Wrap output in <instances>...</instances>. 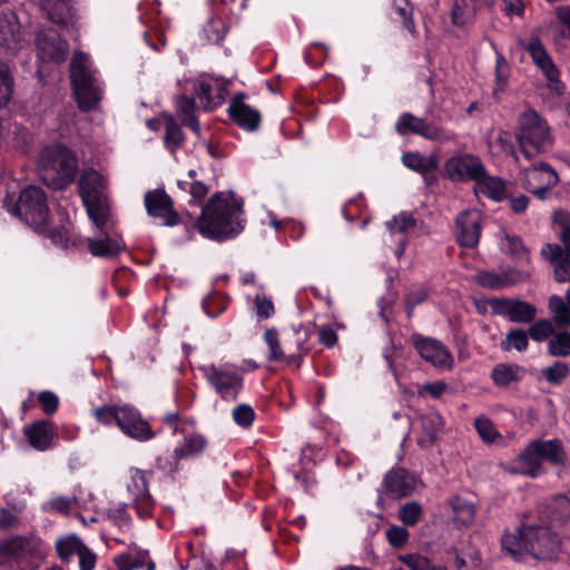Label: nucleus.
<instances>
[{"label":"nucleus","instance_id":"f257e3e1","mask_svg":"<svg viewBox=\"0 0 570 570\" xmlns=\"http://www.w3.org/2000/svg\"><path fill=\"white\" fill-rule=\"evenodd\" d=\"M243 203L232 191L212 196L197 220L198 232L213 240H225L244 229Z\"/></svg>","mask_w":570,"mask_h":570},{"label":"nucleus","instance_id":"ddd939ff","mask_svg":"<svg viewBox=\"0 0 570 570\" xmlns=\"http://www.w3.org/2000/svg\"><path fill=\"white\" fill-rule=\"evenodd\" d=\"M28 39L26 32L18 20L13 10H3L0 12V46L8 53L16 55L27 47Z\"/></svg>","mask_w":570,"mask_h":570},{"label":"nucleus","instance_id":"864d4df0","mask_svg":"<svg viewBox=\"0 0 570 570\" xmlns=\"http://www.w3.org/2000/svg\"><path fill=\"white\" fill-rule=\"evenodd\" d=\"M549 308L558 324L567 325L570 323V308L563 302L562 297L557 295L551 296L549 298Z\"/></svg>","mask_w":570,"mask_h":570},{"label":"nucleus","instance_id":"5fc2aeb1","mask_svg":"<svg viewBox=\"0 0 570 570\" xmlns=\"http://www.w3.org/2000/svg\"><path fill=\"white\" fill-rule=\"evenodd\" d=\"M385 538L394 549H402L409 542L410 532L401 525H391L385 531Z\"/></svg>","mask_w":570,"mask_h":570},{"label":"nucleus","instance_id":"f704fd0d","mask_svg":"<svg viewBox=\"0 0 570 570\" xmlns=\"http://www.w3.org/2000/svg\"><path fill=\"white\" fill-rule=\"evenodd\" d=\"M476 0H454L451 19L456 27L470 23L475 16Z\"/></svg>","mask_w":570,"mask_h":570},{"label":"nucleus","instance_id":"a18cd8bd","mask_svg":"<svg viewBox=\"0 0 570 570\" xmlns=\"http://www.w3.org/2000/svg\"><path fill=\"white\" fill-rule=\"evenodd\" d=\"M177 185L189 194L190 203L202 200L209 193V186L203 180L179 179Z\"/></svg>","mask_w":570,"mask_h":570},{"label":"nucleus","instance_id":"39448f33","mask_svg":"<svg viewBox=\"0 0 570 570\" xmlns=\"http://www.w3.org/2000/svg\"><path fill=\"white\" fill-rule=\"evenodd\" d=\"M107 177L98 170L88 169L81 175L79 190L87 214L98 229H108L111 226V216L107 203Z\"/></svg>","mask_w":570,"mask_h":570},{"label":"nucleus","instance_id":"1a4fd4ad","mask_svg":"<svg viewBox=\"0 0 570 570\" xmlns=\"http://www.w3.org/2000/svg\"><path fill=\"white\" fill-rule=\"evenodd\" d=\"M563 460L564 453L559 441H533L519 454L515 461L517 468L511 472L534 478L540 474L543 461L558 464Z\"/></svg>","mask_w":570,"mask_h":570},{"label":"nucleus","instance_id":"6ab92c4d","mask_svg":"<svg viewBox=\"0 0 570 570\" xmlns=\"http://www.w3.org/2000/svg\"><path fill=\"white\" fill-rule=\"evenodd\" d=\"M482 214L478 209H468L456 218V238L461 246L475 247L481 235Z\"/></svg>","mask_w":570,"mask_h":570},{"label":"nucleus","instance_id":"9b49d317","mask_svg":"<svg viewBox=\"0 0 570 570\" xmlns=\"http://www.w3.org/2000/svg\"><path fill=\"white\" fill-rule=\"evenodd\" d=\"M36 47L38 50V58L41 63L38 69L39 77H41L43 72V65H58L65 61L69 50L67 41L52 28H41L38 30L36 36Z\"/></svg>","mask_w":570,"mask_h":570},{"label":"nucleus","instance_id":"a878e982","mask_svg":"<svg viewBox=\"0 0 570 570\" xmlns=\"http://www.w3.org/2000/svg\"><path fill=\"white\" fill-rule=\"evenodd\" d=\"M228 112L230 118L240 127L247 130H255L259 125V114L254 108L246 105L242 98H235Z\"/></svg>","mask_w":570,"mask_h":570},{"label":"nucleus","instance_id":"4d7b16f0","mask_svg":"<svg viewBox=\"0 0 570 570\" xmlns=\"http://www.w3.org/2000/svg\"><path fill=\"white\" fill-rule=\"evenodd\" d=\"M422 118L412 114L404 112L400 116L395 124V130L400 135L416 134V129L421 125Z\"/></svg>","mask_w":570,"mask_h":570},{"label":"nucleus","instance_id":"4be33fe9","mask_svg":"<svg viewBox=\"0 0 570 570\" xmlns=\"http://www.w3.org/2000/svg\"><path fill=\"white\" fill-rule=\"evenodd\" d=\"M383 485L391 498L399 499L411 495L417 489L419 481L414 474L397 468L386 473Z\"/></svg>","mask_w":570,"mask_h":570},{"label":"nucleus","instance_id":"473e14b6","mask_svg":"<svg viewBox=\"0 0 570 570\" xmlns=\"http://www.w3.org/2000/svg\"><path fill=\"white\" fill-rule=\"evenodd\" d=\"M403 165L419 174H428L438 167V158L434 155L428 157L420 153H405L402 156Z\"/></svg>","mask_w":570,"mask_h":570},{"label":"nucleus","instance_id":"49530a36","mask_svg":"<svg viewBox=\"0 0 570 570\" xmlns=\"http://www.w3.org/2000/svg\"><path fill=\"white\" fill-rule=\"evenodd\" d=\"M391 234H407L415 227V219L409 213H400L386 223Z\"/></svg>","mask_w":570,"mask_h":570},{"label":"nucleus","instance_id":"0eeeda50","mask_svg":"<svg viewBox=\"0 0 570 570\" xmlns=\"http://www.w3.org/2000/svg\"><path fill=\"white\" fill-rule=\"evenodd\" d=\"M38 161L43 180L53 188H62L70 184L78 169L75 154L62 145L45 147Z\"/></svg>","mask_w":570,"mask_h":570},{"label":"nucleus","instance_id":"a19ab883","mask_svg":"<svg viewBox=\"0 0 570 570\" xmlns=\"http://www.w3.org/2000/svg\"><path fill=\"white\" fill-rule=\"evenodd\" d=\"M83 547L80 539L75 534L60 538L56 542L58 556L63 560H68L73 554H78Z\"/></svg>","mask_w":570,"mask_h":570},{"label":"nucleus","instance_id":"69168bd1","mask_svg":"<svg viewBox=\"0 0 570 570\" xmlns=\"http://www.w3.org/2000/svg\"><path fill=\"white\" fill-rule=\"evenodd\" d=\"M75 504V498L71 497H56L43 503L42 509L52 512H67Z\"/></svg>","mask_w":570,"mask_h":570},{"label":"nucleus","instance_id":"7c9ffc66","mask_svg":"<svg viewBox=\"0 0 570 570\" xmlns=\"http://www.w3.org/2000/svg\"><path fill=\"white\" fill-rule=\"evenodd\" d=\"M207 446L206 439L200 434H191L187 436L180 445L174 450L176 460H186L195 458L204 452Z\"/></svg>","mask_w":570,"mask_h":570},{"label":"nucleus","instance_id":"393cba45","mask_svg":"<svg viewBox=\"0 0 570 570\" xmlns=\"http://www.w3.org/2000/svg\"><path fill=\"white\" fill-rule=\"evenodd\" d=\"M87 244L89 252L98 257H114L125 248L119 235L106 232L89 237Z\"/></svg>","mask_w":570,"mask_h":570},{"label":"nucleus","instance_id":"20e7f679","mask_svg":"<svg viewBox=\"0 0 570 570\" xmlns=\"http://www.w3.org/2000/svg\"><path fill=\"white\" fill-rule=\"evenodd\" d=\"M46 556V546L33 534L14 535L0 541L2 570H36Z\"/></svg>","mask_w":570,"mask_h":570},{"label":"nucleus","instance_id":"c756f323","mask_svg":"<svg viewBox=\"0 0 570 570\" xmlns=\"http://www.w3.org/2000/svg\"><path fill=\"white\" fill-rule=\"evenodd\" d=\"M523 376L524 370L513 363L497 364L491 372V377L498 386H508L511 383L519 382Z\"/></svg>","mask_w":570,"mask_h":570},{"label":"nucleus","instance_id":"37998d69","mask_svg":"<svg viewBox=\"0 0 570 570\" xmlns=\"http://www.w3.org/2000/svg\"><path fill=\"white\" fill-rule=\"evenodd\" d=\"M529 334L522 330L510 331L505 338L501 342V348L503 351L515 350L523 352L528 348Z\"/></svg>","mask_w":570,"mask_h":570},{"label":"nucleus","instance_id":"f8f14e48","mask_svg":"<svg viewBox=\"0 0 570 570\" xmlns=\"http://www.w3.org/2000/svg\"><path fill=\"white\" fill-rule=\"evenodd\" d=\"M117 426L126 436L138 442L149 441L157 434L139 410L130 404L119 406Z\"/></svg>","mask_w":570,"mask_h":570},{"label":"nucleus","instance_id":"e2e57ef3","mask_svg":"<svg viewBox=\"0 0 570 570\" xmlns=\"http://www.w3.org/2000/svg\"><path fill=\"white\" fill-rule=\"evenodd\" d=\"M552 333L553 325L548 320L538 321L529 328V336L537 342L548 340Z\"/></svg>","mask_w":570,"mask_h":570},{"label":"nucleus","instance_id":"4c0bfd02","mask_svg":"<svg viewBox=\"0 0 570 570\" xmlns=\"http://www.w3.org/2000/svg\"><path fill=\"white\" fill-rule=\"evenodd\" d=\"M474 426L483 442L488 444H505L503 436L488 417L481 416L475 419Z\"/></svg>","mask_w":570,"mask_h":570},{"label":"nucleus","instance_id":"2eb2a0df","mask_svg":"<svg viewBox=\"0 0 570 570\" xmlns=\"http://www.w3.org/2000/svg\"><path fill=\"white\" fill-rule=\"evenodd\" d=\"M484 168L480 158L471 154L453 156L444 165L446 176L453 181L475 183L484 174Z\"/></svg>","mask_w":570,"mask_h":570},{"label":"nucleus","instance_id":"f3484780","mask_svg":"<svg viewBox=\"0 0 570 570\" xmlns=\"http://www.w3.org/2000/svg\"><path fill=\"white\" fill-rule=\"evenodd\" d=\"M144 203L147 214L161 219L163 224L174 226L178 223V215L174 210L173 200L164 189L157 188L147 191Z\"/></svg>","mask_w":570,"mask_h":570},{"label":"nucleus","instance_id":"6e6d98bb","mask_svg":"<svg viewBox=\"0 0 570 570\" xmlns=\"http://www.w3.org/2000/svg\"><path fill=\"white\" fill-rule=\"evenodd\" d=\"M264 341L268 346V360L281 361L284 357V351L281 347L278 333L274 328H268L264 333Z\"/></svg>","mask_w":570,"mask_h":570},{"label":"nucleus","instance_id":"5701e85b","mask_svg":"<svg viewBox=\"0 0 570 570\" xmlns=\"http://www.w3.org/2000/svg\"><path fill=\"white\" fill-rule=\"evenodd\" d=\"M553 222L561 227V237L564 244V252L558 245L547 244L542 249V256L551 263H557L563 257L570 258V213L567 210H556Z\"/></svg>","mask_w":570,"mask_h":570},{"label":"nucleus","instance_id":"8fccbe9b","mask_svg":"<svg viewBox=\"0 0 570 570\" xmlns=\"http://www.w3.org/2000/svg\"><path fill=\"white\" fill-rule=\"evenodd\" d=\"M13 92V77L9 67L0 62V106L9 102Z\"/></svg>","mask_w":570,"mask_h":570},{"label":"nucleus","instance_id":"423d86ee","mask_svg":"<svg viewBox=\"0 0 570 570\" xmlns=\"http://www.w3.org/2000/svg\"><path fill=\"white\" fill-rule=\"evenodd\" d=\"M515 137L527 159L548 151L552 146V136L547 121L532 109L520 114Z\"/></svg>","mask_w":570,"mask_h":570},{"label":"nucleus","instance_id":"bb28decb","mask_svg":"<svg viewBox=\"0 0 570 570\" xmlns=\"http://www.w3.org/2000/svg\"><path fill=\"white\" fill-rule=\"evenodd\" d=\"M30 445L38 451L51 448L55 439L52 426L46 421H39L24 429Z\"/></svg>","mask_w":570,"mask_h":570},{"label":"nucleus","instance_id":"3c124183","mask_svg":"<svg viewBox=\"0 0 570 570\" xmlns=\"http://www.w3.org/2000/svg\"><path fill=\"white\" fill-rule=\"evenodd\" d=\"M178 110L183 117V121L195 132L199 131V124L194 117L195 102L188 97H180L177 101Z\"/></svg>","mask_w":570,"mask_h":570},{"label":"nucleus","instance_id":"f03ea898","mask_svg":"<svg viewBox=\"0 0 570 570\" xmlns=\"http://www.w3.org/2000/svg\"><path fill=\"white\" fill-rule=\"evenodd\" d=\"M501 543L503 550L517 561L527 554L538 560H551L561 550L558 534L539 524H523L513 533L507 532Z\"/></svg>","mask_w":570,"mask_h":570},{"label":"nucleus","instance_id":"c9c22d12","mask_svg":"<svg viewBox=\"0 0 570 570\" xmlns=\"http://www.w3.org/2000/svg\"><path fill=\"white\" fill-rule=\"evenodd\" d=\"M415 135L422 136L425 139L441 144L452 141L456 138V135L454 132L448 131L433 122H428L423 118L421 120V125L416 129Z\"/></svg>","mask_w":570,"mask_h":570},{"label":"nucleus","instance_id":"2f4dec72","mask_svg":"<svg viewBox=\"0 0 570 570\" xmlns=\"http://www.w3.org/2000/svg\"><path fill=\"white\" fill-rule=\"evenodd\" d=\"M546 518L553 522H564L570 519V500L566 495L551 498L543 511Z\"/></svg>","mask_w":570,"mask_h":570},{"label":"nucleus","instance_id":"7ed1b4c3","mask_svg":"<svg viewBox=\"0 0 570 570\" xmlns=\"http://www.w3.org/2000/svg\"><path fill=\"white\" fill-rule=\"evenodd\" d=\"M11 213L19 216L35 232L47 235L55 244L62 247L69 246L68 226L49 227L50 214L47 196L40 187L29 186L22 189Z\"/></svg>","mask_w":570,"mask_h":570},{"label":"nucleus","instance_id":"dca6fc26","mask_svg":"<svg viewBox=\"0 0 570 570\" xmlns=\"http://www.w3.org/2000/svg\"><path fill=\"white\" fill-rule=\"evenodd\" d=\"M127 490L132 498V504L139 518L145 519L151 514L155 502L149 494L146 473L132 470L127 483Z\"/></svg>","mask_w":570,"mask_h":570},{"label":"nucleus","instance_id":"79ce46f5","mask_svg":"<svg viewBox=\"0 0 570 570\" xmlns=\"http://www.w3.org/2000/svg\"><path fill=\"white\" fill-rule=\"evenodd\" d=\"M570 374L567 363L556 362L551 366L541 370V377L552 385L561 384Z\"/></svg>","mask_w":570,"mask_h":570},{"label":"nucleus","instance_id":"6e6552de","mask_svg":"<svg viewBox=\"0 0 570 570\" xmlns=\"http://www.w3.org/2000/svg\"><path fill=\"white\" fill-rule=\"evenodd\" d=\"M70 72L79 107L83 110L94 109L101 99L102 90L88 55L82 51L75 52Z\"/></svg>","mask_w":570,"mask_h":570},{"label":"nucleus","instance_id":"09e8293b","mask_svg":"<svg viewBox=\"0 0 570 570\" xmlns=\"http://www.w3.org/2000/svg\"><path fill=\"white\" fill-rule=\"evenodd\" d=\"M422 514V505L416 501H411L400 508L399 519L403 524L412 527L420 521Z\"/></svg>","mask_w":570,"mask_h":570},{"label":"nucleus","instance_id":"13d9d810","mask_svg":"<svg viewBox=\"0 0 570 570\" xmlns=\"http://www.w3.org/2000/svg\"><path fill=\"white\" fill-rule=\"evenodd\" d=\"M120 405H104L96 407L92 411V415L96 420L104 425H111L112 423L118 422V413Z\"/></svg>","mask_w":570,"mask_h":570},{"label":"nucleus","instance_id":"c85d7f7f","mask_svg":"<svg viewBox=\"0 0 570 570\" xmlns=\"http://www.w3.org/2000/svg\"><path fill=\"white\" fill-rule=\"evenodd\" d=\"M475 193L483 194L492 200L500 202L505 197L507 188L500 177L488 175L484 168L482 177L475 180Z\"/></svg>","mask_w":570,"mask_h":570},{"label":"nucleus","instance_id":"e433bc0d","mask_svg":"<svg viewBox=\"0 0 570 570\" xmlns=\"http://www.w3.org/2000/svg\"><path fill=\"white\" fill-rule=\"evenodd\" d=\"M518 43L531 56L533 63L539 68L552 58L547 52L541 40L537 37H531L529 40L519 39Z\"/></svg>","mask_w":570,"mask_h":570},{"label":"nucleus","instance_id":"052dcab7","mask_svg":"<svg viewBox=\"0 0 570 570\" xmlns=\"http://www.w3.org/2000/svg\"><path fill=\"white\" fill-rule=\"evenodd\" d=\"M232 416L237 425L248 428L255 419V411L248 404H238L234 407Z\"/></svg>","mask_w":570,"mask_h":570},{"label":"nucleus","instance_id":"412c9836","mask_svg":"<svg viewBox=\"0 0 570 570\" xmlns=\"http://www.w3.org/2000/svg\"><path fill=\"white\" fill-rule=\"evenodd\" d=\"M492 306L497 314L513 323H530L537 315L535 306L521 299L501 298L494 301Z\"/></svg>","mask_w":570,"mask_h":570},{"label":"nucleus","instance_id":"bf43d9fd","mask_svg":"<svg viewBox=\"0 0 570 570\" xmlns=\"http://www.w3.org/2000/svg\"><path fill=\"white\" fill-rule=\"evenodd\" d=\"M183 132L179 126L175 122L173 117L168 116L166 118V136L165 144L166 146L174 151L175 148L181 142Z\"/></svg>","mask_w":570,"mask_h":570},{"label":"nucleus","instance_id":"de8ad7c7","mask_svg":"<svg viewBox=\"0 0 570 570\" xmlns=\"http://www.w3.org/2000/svg\"><path fill=\"white\" fill-rule=\"evenodd\" d=\"M148 558L146 551H139L135 554L122 553L115 557V563L120 570H132L142 567Z\"/></svg>","mask_w":570,"mask_h":570},{"label":"nucleus","instance_id":"0e129e2a","mask_svg":"<svg viewBox=\"0 0 570 570\" xmlns=\"http://www.w3.org/2000/svg\"><path fill=\"white\" fill-rule=\"evenodd\" d=\"M204 33L210 42H219L226 33L224 22L219 18H213L204 27Z\"/></svg>","mask_w":570,"mask_h":570},{"label":"nucleus","instance_id":"a211bd4d","mask_svg":"<svg viewBox=\"0 0 570 570\" xmlns=\"http://www.w3.org/2000/svg\"><path fill=\"white\" fill-rule=\"evenodd\" d=\"M193 88L204 109H214L224 101V85L217 78L200 75L193 81Z\"/></svg>","mask_w":570,"mask_h":570},{"label":"nucleus","instance_id":"4468645a","mask_svg":"<svg viewBox=\"0 0 570 570\" xmlns=\"http://www.w3.org/2000/svg\"><path fill=\"white\" fill-rule=\"evenodd\" d=\"M520 175L524 188L539 199H546L548 190L559 181L558 174L546 163L527 168Z\"/></svg>","mask_w":570,"mask_h":570},{"label":"nucleus","instance_id":"680f3d73","mask_svg":"<svg viewBox=\"0 0 570 570\" xmlns=\"http://www.w3.org/2000/svg\"><path fill=\"white\" fill-rule=\"evenodd\" d=\"M397 560L410 570H426L430 559L417 552L399 554Z\"/></svg>","mask_w":570,"mask_h":570},{"label":"nucleus","instance_id":"9d476101","mask_svg":"<svg viewBox=\"0 0 570 570\" xmlns=\"http://www.w3.org/2000/svg\"><path fill=\"white\" fill-rule=\"evenodd\" d=\"M199 371L206 379L209 386L224 401H235L243 390V376L233 364L208 363L200 365Z\"/></svg>","mask_w":570,"mask_h":570},{"label":"nucleus","instance_id":"603ef678","mask_svg":"<svg viewBox=\"0 0 570 570\" xmlns=\"http://www.w3.org/2000/svg\"><path fill=\"white\" fill-rule=\"evenodd\" d=\"M548 351L552 356L570 355V333L561 332L556 334L548 344Z\"/></svg>","mask_w":570,"mask_h":570},{"label":"nucleus","instance_id":"58836bf2","mask_svg":"<svg viewBox=\"0 0 570 570\" xmlns=\"http://www.w3.org/2000/svg\"><path fill=\"white\" fill-rule=\"evenodd\" d=\"M451 508L453 511V519L456 523L461 525H469L473 522L475 510L474 505L462 498H454L451 502Z\"/></svg>","mask_w":570,"mask_h":570},{"label":"nucleus","instance_id":"774afa93","mask_svg":"<svg viewBox=\"0 0 570 570\" xmlns=\"http://www.w3.org/2000/svg\"><path fill=\"white\" fill-rule=\"evenodd\" d=\"M394 7L396 12L403 20L404 27L411 32H415L414 22L412 20V7L407 0H394Z\"/></svg>","mask_w":570,"mask_h":570},{"label":"nucleus","instance_id":"ea45409f","mask_svg":"<svg viewBox=\"0 0 570 570\" xmlns=\"http://www.w3.org/2000/svg\"><path fill=\"white\" fill-rule=\"evenodd\" d=\"M510 77V66L501 52H497L495 57V85L493 95L497 97L502 94L508 86Z\"/></svg>","mask_w":570,"mask_h":570},{"label":"nucleus","instance_id":"b1692460","mask_svg":"<svg viewBox=\"0 0 570 570\" xmlns=\"http://www.w3.org/2000/svg\"><path fill=\"white\" fill-rule=\"evenodd\" d=\"M525 274L517 269H505L501 273L480 271L474 276L475 282L489 289H501L522 282Z\"/></svg>","mask_w":570,"mask_h":570},{"label":"nucleus","instance_id":"cd10ccee","mask_svg":"<svg viewBox=\"0 0 570 570\" xmlns=\"http://www.w3.org/2000/svg\"><path fill=\"white\" fill-rule=\"evenodd\" d=\"M41 8L52 22L59 24L71 22L76 13L70 0H42Z\"/></svg>","mask_w":570,"mask_h":570},{"label":"nucleus","instance_id":"72a5a7b5","mask_svg":"<svg viewBox=\"0 0 570 570\" xmlns=\"http://www.w3.org/2000/svg\"><path fill=\"white\" fill-rule=\"evenodd\" d=\"M420 424L424 431V436L419 439V443L424 446L435 440L439 430L443 426V419L439 413L431 412L420 417Z\"/></svg>","mask_w":570,"mask_h":570},{"label":"nucleus","instance_id":"338daca9","mask_svg":"<svg viewBox=\"0 0 570 570\" xmlns=\"http://www.w3.org/2000/svg\"><path fill=\"white\" fill-rule=\"evenodd\" d=\"M554 265V279L559 283H564L570 281V258L563 257L557 263H552ZM566 297L570 304V286L567 291Z\"/></svg>","mask_w":570,"mask_h":570},{"label":"nucleus","instance_id":"c03bdc74","mask_svg":"<svg viewBox=\"0 0 570 570\" xmlns=\"http://www.w3.org/2000/svg\"><path fill=\"white\" fill-rule=\"evenodd\" d=\"M538 69H540V71L547 79L549 88L557 95H562L566 87L564 83L560 80V71L554 65L553 60H549L544 65L540 66Z\"/></svg>","mask_w":570,"mask_h":570},{"label":"nucleus","instance_id":"aec40b11","mask_svg":"<svg viewBox=\"0 0 570 570\" xmlns=\"http://www.w3.org/2000/svg\"><path fill=\"white\" fill-rule=\"evenodd\" d=\"M417 353L426 362L442 370H450L454 358L450 351L439 341L432 338H414Z\"/></svg>","mask_w":570,"mask_h":570}]
</instances>
